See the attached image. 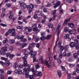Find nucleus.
<instances>
[{"label": "nucleus", "mask_w": 79, "mask_h": 79, "mask_svg": "<svg viewBox=\"0 0 79 79\" xmlns=\"http://www.w3.org/2000/svg\"><path fill=\"white\" fill-rule=\"evenodd\" d=\"M69 45L72 48H74V47H75V43L73 42H71L69 44Z\"/></svg>", "instance_id": "9"}, {"label": "nucleus", "mask_w": 79, "mask_h": 79, "mask_svg": "<svg viewBox=\"0 0 79 79\" xmlns=\"http://www.w3.org/2000/svg\"><path fill=\"white\" fill-rule=\"evenodd\" d=\"M73 56L76 59H79L78 58V56H77V54L76 53H75L73 54Z\"/></svg>", "instance_id": "19"}, {"label": "nucleus", "mask_w": 79, "mask_h": 79, "mask_svg": "<svg viewBox=\"0 0 79 79\" xmlns=\"http://www.w3.org/2000/svg\"><path fill=\"white\" fill-rule=\"evenodd\" d=\"M40 60L41 61V63L42 64H46V65L48 64V62L47 60V59L45 60L44 62V59H43V56H40Z\"/></svg>", "instance_id": "1"}, {"label": "nucleus", "mask_w": 79, "mask_h": 79, "mask_svg": "<svg viewBox=\"0 0 79 79\" xmlns=\"http://www.w3.org/2000/svg\"><path fill=\"white\" fill-rule=\"evenodd\" d=\"M35 68L36 69H37L39 68H40V66H39V64H37V65H35Z\"/></svg>", "instance_id": "52"}, {"label": "nucleus", "mask_w": 79, "mask_h": 79, "mask_svg": "<svg viewBox=\"0 0 79 79\" xmlns=\"http://www.w3.org/2000/svg\"><path fill=\"white\" fill-rule=\"evenodd\" d=\"M45 36H43L41 37L40 40H42V41H44V40H45Z\"/></svg>", "instance_id": "59"}, {"label": "nucleus", "mask_w": 79, "mask_h": 79, "mask_svg": "<svg viewBox=\"0 0 79 79\" xmlns=\"http://www.w3.org/2000/svg\"><path fill=\"white\" fill-rule=\"evenodd\" d=\"M34 27V28H33V31H34L35 32V31H38V28H37V27H36V24H34L32 26V27Z\"/></svg>", "instance_id": "5"}, {"label": "nucleus", "mask_w": 79, "mask_h": 79, "mask_svg": "<svg viewBox=\"0 0 79 79\" xmlns=\"http://www.w3.org/2000/svg\"><path fill=\"white\" fill-rule=\"evenodd\" d=\"M31 71L32 72H33V73L34 76H40V71H38L37 70L36 72H35L34 69H31Z\"/></svg>", "instance_id": "2"}, {"label": "nucleus", "mask_w": 79, "mask_h": 79, "mask_svg": "<svg viewBox=\"0 0 79 79\" xmlns=\"http://www.w3.org/2000/svg\"><path fill=\"white\" fill-rule=\"evenodd\" d=\"M61 5V2L60 1H58L57 2L56 4L54 5V8H56L57 6H58L59 5Z\"/></svg>", "instance_id": "10"}, {"label": "nucleus", "mask_w": 79, "mask_h": 79, "mask_svg": "<svg viewBox=\"0 0 79 79\" xmlns=\"http://www.w3.org/2000/svg\"><path fill=\"white\" fill-rule=\"evenodd\" d=\"M69 31V28L68 27H65L64 29V31L65 32H67Z\"/></svg>", "instance_id": "31"}, {"label": "nucleus", "mask_w": 79, "mask_h": 79, "mask_svg": "<svg viewBox=\"0 0 79 79\" xmlns=\"http://www.w3.org/2000/svg\"><path fill=\"white\" fill-rule=\"evenodd\" d=\"M4 79V76L3 75H0V79Z\"/></svg>", "instance_id": "62"}, {"label": "nucleus", "mask_w": 79, "mask_h": 79, "mask_svg": "<svg viewBox=\"0 0 79 79\" xmlns=\"http://www.w3.org/2000/svg\"><path fill=\"white\" fill-rule=\"evenodd\" d=\"M4 64H6V66H9V65L11 64L10 62L9 61H7V60L5 61Z\"/></svg>", "instance_id": "13"}, {"label": "nucleus", "mask_w": 79, "mask_h": 79, "mask_svg": "<svg viewBox=\"0 0 79 79\" xmlns=\"http://www.w3.org/2000/svg\"><path fill=\"white\" fill-rule=\"evenodd\" d=\"M74 42L76 44L75 47L76 48L77 50H79V40H78L77 39H76L74 40Z\"/></svg>", "instance_id": "3"}, {"label": "nucleus", "mask_w": 79, "mask_h": 79, "mask_svg": "<svg viewBox=\"0 0 79 79\" xmlns=\"http://www.w3.org/2000/svg\"><path fill=\"white\" fill-rule=\"evenodd\" d=\"M14 56H15V55H14L10 54L9 56V58H10V59H12L13 57H14Z\"/></svg>", "instance_id": "47"}, {"label": "nucleus", "mask_w": 79, "mask_h": 79, "mask_svg": "<svg viewBox=\"0 0 79 79\" xmlns=\"http://www.w3.org/2000/svg\"><path fill=\"white\" fill-rule=\"evenodd\" d=\"M11 4L9 3H7L6 5V7H10L11 6Z\"/></svg>", "instance_id": "54"}, {"label": "nucleus", "mask_w": 79, "mask_h": 79, "mask_svg": "<svg viewBox=\"0 0 79 79\" xmlns=\"http://www.w3.org/2000/svg\"><path fill=\"white\" fill-rule=\"evenodd\" d=\"M63 56H67V53L66 52H64L63 54Z\"/></svg>", "instance_id": "60"}, {"label": "nucleus", "mask_w": 79, "mask_h": 79, "mask_svg": "<svg viewBox=\"0 0 79 79\" xmlns=\"http://www.w3.org/2000/svg\"><path fill=\"white\" fill-rule=\"evenodd\" d=\"M74 60V59L73 57H69V59L68 61L70 62H72Z\"/></svg>", "instance_id": "16"}, {"label": "nucleus", "mask_w": 79, "mask_h": 79, "mask_svg": "<svg viewBox=\"0 0 79 79\" xmlns=\"http://www.w3.org/2000/svg\"><path fill=\"white\" fill-rule=\"evenodd\" d=\"M35 55H34V56L33 57V63H34L35 61H36V57L35 56V55H36V54H37V53H36V52H35Z\"/></svg>", "instance_id": "22"}, {"label": "nucleus", "mask_w": 79, "mask_h": 79, "mask_svg": "<svg viewBox=\"0 0 79 79\" xmlns=\"http://www.w3.org/2000/svg\"><path fill=\"white\" fill-rule=\"evenodd\" d=\"M15 41L14 40H12L10 41V44H13L15 43Z\"/></svg>", "instance_id": "48"}, {"label": "nucleus", "mask_w": 79, "mask_h": 79, "mask_svg": "<svg viewBox=\"0 0 79 79\" xmlns=\"http://www.w3.org/2000/svg\"><path fill=\"white\" fill-rule=\"evenodd\" d=\"M10 55V53L9 52H7L6 54V56L7 57H8V56H9V55Z\"/></svg>", "instance_id": "63"}, {"label": "nucleus", "mask_w": 79, "mask_h": 79, "mask_svg": "<svg viewBox=\"0 0 79 79\" xmlns=\"http://www.w3.org/2000/svg\"><path fill=\"white\" fill-rule=\"evenodd\" d=\"M61 27V24L59 23L56 29L57 32V34H58V37H59V35H60V27Z\"/></svg>", "instance_id": "4"}, {"label": "nucleus", "mask_w": 79, "mask_h": 79, "mask_svg": "<svg viewBox=\"0 0 79 79\" xmlns=\"http://www.w3.org/2000/svg\"><path fill=\"white\" fill-rule=\"evenodd\" d=\"M1 50L2 52H6L7 51V48L6 47H3L1 48Z\"/></svg>", "instance_id": "14"}, {"label": "nucleus", "mask_w": 79, "mask_h": 79, "mask_svg": "<svg viewBox=\"0 0 79 79\" xmlns=\"http://www.w3.org/2000/svg\"><path fill=\"white\" fill-rule=\"evenodd\" d=\"M27 56H25L22 57V59L23 60H26V59H27Z\"/></svg>", "instance_id": "56"}, {"label": "nucleus", "mask_w": 79, "mask_h": 79, "mask_svg": "<svg viewBox=\"0 0 79 79\" xmlns=\"http://www.w3.org/2000/svg\"><path fill=\"white\" fill-rule=\"evenodd\" d=\"M52 6V5L50 3H48L47 5H45V7H48V6Z\"/></svg>", "instance_id": "32"}, {"label": "nucleus", "mask_w": 79, "mask_h": 79, "mask_svg": "<svg viewBox=\"0 0 79 79\" xmlns=\"http://www.w3.org/2000/svg\"><path fill=\"white\" fill-rule=\"evenodd\" d=\"M29 77L30 79H34V76L32 75H30L29 76Z\"/></svg>", "instance_id": "42"}, {"label": "nucleus", "mask_w": 79, "mask_h": 79, "mask_svg": "<svg viewBox=\"0 0 79 79\" xmlns=\"http://www.w3.org/2000/svg\"><path fill=\"white\" fill-rule=\"evenodd\" d=\"M56 10L52 11V12L51 15H55V14L56 13Z\"/></svg>", "instance_id": "35"}, {"label": "nucleus", "mask_w": 79, "mask_h": 79, "mask_svg": "<svg viewBox=\"0 0 79 79\" xmlns=\"http://www.w3.org/2000/svg\"><path fill=\"white\" fill-rule=\"evenodd\" d=\"M34 9V5L32 4H31L30 5V9H31V10H32V9Z\"/></svg>", "instance_id": "27"}, {"label": "nucleus", "mask_w": 79, "mask_h": 79, "mask_svg": "<svg viewBox=\"0 0 79 79\" xmlns=\"http://www.w3.org/2000/svg\"><path fill=\"white\" fill-rule=\"evenodd\" d=\"M12 12H13L12 11H10L9 12V13L10 14L9 17V19H12V17H13V14L11 13Z\"/></svg>", "instance_id": "12"}, {"label": "nucleus", "mask_w": 79, "mask_h": 79, "mask_svg": "<svg viewBox=\"0 0 79 79\" xmlns=\"http://www.w3.org/2000/svg\"><path fill=\"white\" fill-rule=\"evenodd\" d=\"M40 76H41V75H42V72H43L44 71V70H43V68L41 67L40 68Z\"/></svg>", "instance_id": "25"}, {"label": "nucleus", "mask_w": 79, "mask_h": 79, "mask_svg": "<svg viewBox=\"0 0 79 79\" xmlns=\"http://www.w3.org/2000/svg\"><path fill=\"white\" fill-rule=\"evenodd\" d=\"M11 35L12 36H15V35H16V33L15 31H15H13L12 32Z\"/></svg>", "instance_id": "26"}, {"label": "nucleus", "mask_w": 79, "mask_h": 79, "mask_svg": "<svg viewBox=\"0 0 79 79\" xmlns=\"http://www.w3.org/2000/svg\"><path fill=\"white\" fill-rule=\"evenodd\" d=\"M8 42V40L7 38H5V39L3 41V44H6Z\"/></svg>", "instance_id": "33"}, {"label": "nucleus", "mask_w": 79, "mask_h": 79, "mask_svg": "<svg viewBox=\"0 0 79 79\" xmlns=\"http://www.w3.org/2000/svg\"><path fill=\"white\" fill-rule=\"evenodd\" d=\"M32 47L30 45L28 48V49L29 50L31 51V50H32Z\"/></svg>", "instance_id": "61"}, {"label": "nucleus", "mask_w": 79, "mask_h": 79, "mask_svg": "<svg viewBox=\"0 0 79 79\" xmlns=\"http://www.w3.org/2000/svg\"><path fill=\"white\" fill-rule=\"evenodd\" d=\"M57 60L58 63H59V64H61V60H60V59H57Z\"/></svg>", "instance_id": "58"}, {"label": "nucleus", "mask_w": 79, "mask_h": 79, "mask_svg": "<svg viewBox=\"0 0 79 79\" xmlns=\"http://www.w3.org/2000/svg\"><path fill=\"white\" fill-rule=\"evenodd\" d=\"M20 42H21V41H17L16 43H15V44H16V45H21L22 44Z\"/></svg>", "instance_id": "28"}, {"label": "nucleus", "mask_w": 79, "mask_h": 79, "mask_svg": "<svg viewBox=\"0 0 79 79\" xmlns=\"http://www.w3.org/2000/svg\"><path fill=\"white\" fill-rule=\"evenodd\" d=\"M58 75L59 77H61V72L60 71H59L58 72Z\"/></svg>", "instance_id": "41"}, {"label": "nucleus", "mask_w": 79, "mask_h": 79, "mask_svg": "<svg viewBox=\"0 0 79 79\" xmlns=\"http://www.w3.org/2000/svg\"><path fill=\"white\" fill-rule=\"evenodd\" d=\"M69 21H70V18H69L67 20L65 21L64 23L66 24H67L68 22H69Z\"/></svg>", "instance_id": "36"}, {"label": "nucleus", "mask_w": 79, "mask_h": 79, "mask_svg": "<svg viewBox=\"0 0 79 79\" xmlns=\"http://www.w3.org/2000/svg\"><path fill=\"white\" fill-rule=\"evenodd\" d=\"M27 40L25 39H24L22 40H20L21 42H27Z\"/></svg>", "instance_id": "37"}, {"label": "nucleus", "mask_w": 79, "mask_h": 79, "mask_svg": "<svg viewBox=\"0 0 79 79\" xmlns=\"http://www.w3.org/2000/svg\"><path fill=\"white\" fill-rule=\"evenodd\" d=\"M53 58L54 60H57L58 59L56 58V56L55 55H54V56Z\"/></svg>", "instance_id": "64"}, {"label": "nucleus", "mask_w": 79, "mask_h": 79, "mask_svg": "<svg viewBox=\"0 0 79 79\" xmlns=\"http://www.w3.org/2000/svg\"><path fill=\"white\" fill-rule=\"evenodd\" d=\"M59 42L58 43V44L59 46H60L61 44V39H59L58 40Z\"/></svg>", "instance_id": "40"}, {"label": "nucleus", "mask_w": 79, "mask_h": 79, "mask_svg": "<svg viewBox=\"0 0 79 79\" xmlns=\"http://www.w3.org/2000/svg\"><path fill=\"white\" fill-rule=\"evenodd\" d=\"M39 10H37L35 12V14L33 16V18L34 19H37V15L38 13H39Z\"/></svg>", "instance_id": "6"}, {"label": "nucleus", "mask_w": 79, "mask_h": 79, "mask_svg": "<svg viewBox=\"0 0 79 79\" xmlns=\"http://www.w3.org/2000/svg\"><path fill=\"white\" fill-rule=\"evenodd\" d=\"M40 14L41 16L43 17V18H44V19H45V18H47V17L46 16L44 15V13H43V12H41L40 13Z\"/></svg>", "instance_id": "21"}, {"label": "nucleus", "mask_w": 79, "mask_h": 79, "mask_svg": "<svg viewBox=\"0 0 79 79\" xmlns=\"http://www.w3.org/2000/svg\"><path fill=\"white\" fill-rule=\"evenodd\" d=\"M67 78L68 79H70L71 78V74L67 73Z\"/></svg>", "instance_id": "49"}, {"label": "nucleus", "mask_w": 79, "mask_h": 79, "mask_svg": "<svg viewBox=\"0 0 79 79\" xmlns=\"http://www.w3.org/2000/svg\"><path fill=\"white\" fill-rule=\"evenodd\" d=\"M17 29H23V27L22 26H18L17 27Z\"/></svg>", "instance_id": "50"}, {"label": "nucleus", "mask_w": 79, "mask_h": 79, "mask_svg": "<svg viewBox=\"0 0 79 79\" xmlns=\"http://www.w3.org/2000/svg\"><path fill=\"white\" fill-rule=\"evenodd\" d=\"M48 26L49 28H53V25L52 24H50L48 25Z\"/></svg>", "instance_id": "44"}, {"label": "nucleus", "mask_w": 79, "mask_h": 79, "mask_svg": "<svg viewBox=\"0 0 79 79\" xmlns=\"http://www.w3.org/2000/svg\"><path fill=\"white\" fill-rule=\"evenodd\" d=\"M13 67L15 69H16L18 67V64L17 63H15L13 65Z\"/></svg>", "instance_id": "15"}, {"label": "nucleus", "mask_w": 79, "mask_h": 79, "mask_svg": "<svg viewBox=\"0 0 79 79\" xmlns=\"http://www.w3.org/2000/svg\"><path fill=\"white\" fill-rule=\"evenodd\" d=\"M69 67H70V68H73V67H74V66H75V65H74V64H69Z\"/></svg>", "instance_id": "39"}, {"label": "nucleus", "mask_w": 79, "mask_h": 79, "mask_svg": "<svg viewBox=\"0 0 79 79\" xmlns=\"http://www.w3.org/2000/svg\"><path fill=\"white\" fill-rule=\"evenodd\" d=\"M1 60H5V61H6V60H8V58H5L4 57H1Z\"/></svg>", "instance_id": "34"}, {"label": "nucleus", "mask_w": 79, "mask_h": 79, "mask_svg": "<svg viewBox=\"0 0 79 79\" xmlns=\"http://www.w3.org/2000/svg\"><path fill=\"white\" fill-rule=\"evenodd\" d=\"M33 37V36L30 35V36H29L28 37V40L30 41L31 40V37Z\"/></svg>", "instance_id": "53"}, {"label": "nucleus", "mask_w": 79, "mask_h": 79, "mask_svg": "<svg viewBox=\"0 0 79 79\" xmlns=\"http://www.w3.org/2000/svg\"><path fill=\"white\" fill-rule=\"evenodd\" d=\"M0 25L1 26H3V27H6V26H7L6 25L4 24L3 23H0Z\"/></svg>", "instance_id": "46"}, {"label": "nucleus", "mask_w": 79, "mask_h": 79, "mask_svg": "<svg viewBox=\"0 0 79 79\" xmlns=\"http://www.w3.org/2000/svg\"><path fill=\"white\" fill-rule=\"evenodd\" d=\"M49 60L50 61H53V58H52L51 56H50L49 57Z\"/></svg>", "instance_id": "57"}, {"label": "nucleus", "mask_w": 79, "mask_h": 79, "mask_svg": "<svg viewBox=\"0 0 79 79\" xmlns=\"http://www.w3.org/2000/svg\"><path fill=\"white\" fill-rule=\"evenodd\" d=\"M22 73V71L21 70H19L18 71V73L19 74V75H21Z\"/></svg>", "instance_id": "55"}, {"label": "nucleus", "mask_w": 79, "mask_h": 79, "mask_svg": "<svg viewBox=\"0 0 79 79\" xmlns=\"http://www.w3.org/2000/svg\"><path fill=\"white\" fill-rule=\"evenodd\" d=\"M33 39L35 40V42H37L39 40V38L38 37H35V35H33Z\"/></svg>", "instance_id": "8"}, {"label": "nucleus", "mask_w": 79, "mask_h": 79, "mask_svg": "<svg viewBox=\"0 0 79 79\" xmlns=\"http://www.w3.org/2000/svg\"><path fill=\"white\" fill-rule=\"evenodd\" d=\"M30 45L31 47H34L35 45V43H32L30 44Z\"/></svg>", "instance_id": "38"}, {"label": "nucleus", "mask_w": 79, "mask_h": 79, "mask_svg": "<svg viewBox=\"0 0 79 79\" xmlns=\"http://www.w3.org/2000/svg\"><path fill=\"white\" fill-rule=\"evenodd\" d=\"M20 6L23 9H26V4L23 2H22L20 3Z\"/></svg>", "instance_id": "7"}, {"label": "nucleus", "mask_w": 79, "mask_h": 79, "mask_svg": "<svg viewBox=\"0 0 79 79\" xmlns=\"http://www.w3.org/2000/svg\"><path fill=\"white\" fill-rule=\"evenodd\" d=\"M23 52L24 53V54L25 55H27V56H28V51L27 49H24L23 50Z\"/></svg>", "instance_id": "11"}, {"label": "nucleus", "mask_w": 79, "mask_h": 79, "mask_svg": "<svg viewBox=\"0 0 79 79\" xmlns=\"http://www.w3.org/2000/svg\"><path fill=\"white\" fill-rule=\"evenodd\" d=\"M27 45V43H23L22 44V45L21 46V47L22 48H23L25 47H26Z\"/></svg>", "instance_id": "23"}, {"label": "nucleus", "mask_w": 79, "mask_h": 79, "mask_svg": "<svg viewBox=\"0 0 79 79\" xmlns=\"http://www.w3.org/2000/svg\"><path fill=\"white\" fill-rule=\"evenodd\" d=\"M15 29L14 28H13L12 29H9L8 31V32L9 33V34L10 33H11L13 31H15Z\"/></svg>", "instance_id": "18"}, {"label": "nucleus", "mask_w": 79, "mask_h": 79, "mask_svg": "<svg viewBox=\"0 0 79 79\" xmlns=\"http://www.w3.org/2000/svg\"><path fill=\"white\" fill-rule=\"evenodd\" d=\"M52 37V35H48V36H47L46 37V39L47 40H48Z\"/></svg>", "instance_id": "30"}, {"label": "nucleus", "mask_w": 79, "mask_h": 79, "mask_svg": "<svg viewBox=\"0 0 79 79\" xmlns=\"http://www.w3.org/2000/svg\"><path fill=\"white\" fill-rule=\"evenodd\" d=\"M4 74V72L2 69H0V74Z\"/></svg>", "instance_id": "45"}, {"label": "nucleus", "mask_w": 79, "mask_h": 79, "mask_svg": "<svg viewBox=\"0 0 79 79\" xmlns=\"http://www.w3.org/2000/svg\"><path fill=\"white\" fill-rule=\"evenodd\" d=\"M68 26L70 27L73 28L74 27V25L73 23H69V24Z\"/></svg>", "instance_id": "20"}, {"label": "nucleus", "mask_w": 79, "mask_h": 79, "mask_svg": "<svg viewBox=\"0 0 79 79\" xmlns=\"http://www.w3.org/2000/svg\"><path fill=\"white\" fill-rule=\"evenodd\" d=\"M69 37V34H67L65 35L64 36V38L65 39H68V38Z\"/></svg>", "instance_id": "24"}, {"label": "nucleus", "mask_w": 79, "mask_h": 79, "mask_svg": "<svg viewBox=\"0 0 79 79\" xmlns=\"http://www.w3.org/2000/svg\"><path fill=\"white\" fill-rule=\"evenodd\" d=\"M32 31V28L31 27H30L28 28V32H31Z\"/></svg>", "instance_id": "51"}, {"label": "nucleus", "mask_w": 79, "mask_h": 79, "mask_svg": "<svg viewBox=\"0 0 79 79\" xmlns=\"http://www.w3.org/2000/svg\"><path fill=\"white\" fill-rule=\"evenodd\" d=\"M60 52H63V50H64V47H63V46H62L61 47H60Z\"/></svg>", "instance_id": "43"}, {"label": "nucleus", "mask_w": 79, "mask_h": 79, "mask_svg": "<svg viewBox=\"0 0 79 79\" xmlns=\"http://www.w3.org/2000/svg\"><path fill=\"white\" fill-rule=\"evenodd\" d=\"M69 48V46L68 45H66L65 46L64 49L65 51H66Z\"/></svg>", "instance_id": "29"}, {"label": "nucleus", "mask_w": 79, "mask_h": 79, "mask_svg": "<svg viewBox=\"0 0 79 79\" xmlns=\"http://www.w3.org/2000/svg\"><path fill=\"white\" fill-rule=\"evenodd\" d=\"M24 64H23V66H27V60H24Z\"/></svg>", "instance_id": "17"}]
</instances>
